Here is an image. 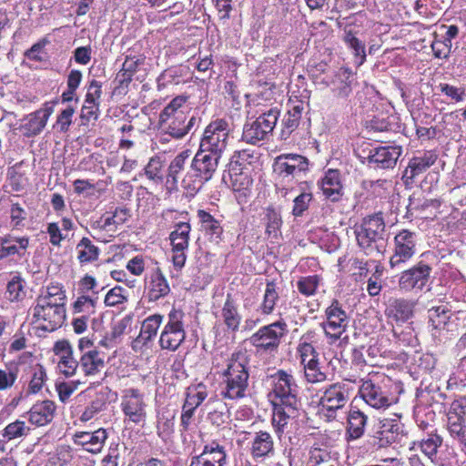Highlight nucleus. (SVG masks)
<instances>
[{
    "label": "nucleus",
    "instance_id": "nucleus-1",
    "mask_svg": "<svg viewBox=\"0 0 466 466\" xmlns=\"http://www.w3.org/2000/svg\"><path fill=\"white\" fill-rule=\"evenodd\" d=\"M248 360L246 352H233L220 373V396L224 400H238L247 396L248 390Z\"/></svg>",
    "mask_w": 466,
    "mask_h": 466
},
{
    "label": "nucleus",
    "instance_id": "nucleus-2",
    "mask_svg": "<svg viewBox=\"0 0 466 466\" xmlns=\"http://www.w3.org/2000/svg\"><path fill=\"white\" fill-rule=\"evenodd\" d=\"M187 96H177L173 98L159 115V130L174 139H181L194 127L197 122L195 116H189Z\"/></svg>",
    "mask_w": 466,
    "mask_h": 466
},
{
    "label": "nucleus",
    "instance_id": "nucleus-3",
    "mask_svg": "<svg viewBox=\"0 0 466 466\" xmlns=\"http://www.w3.org/2000/svg\"><path fill=\"white\" fill-rule=\"evenodd\" d=\"M359 247L368 256L382 254L387 246V232L381 213L366 217L355 229Z\"/></svg>",
    "mask_w": 466,
    "mask_h": 466
},
{
    "label": "nucleus",
    "instance_id": "nucleus-4",
    "mask_svg": "<svg viewBox=\"0 0 466 466\" xmlns=\"http://www.w3.org/2000/svg\"><path fill=\"white\" fill-rule=\"evenodd\" d=\"M220 157L198 149L190 168L181 179L182 187L190 195L197 194L217 171Z\"/></svg>",
    "mask_w": 466,
    "mask_h": 466
},
{
    "label": "nucleus",
    "instance_id": "nucleus-5",
    "mask_svg": "<svg viewBox=\"0 0 466 466\" xmlns=\"http://www.w3.org/2000/svg\"><path fill=\"white\" fill-rule=\"evenodd\" d=\"M288 332V325L283 319L277 320L259 328L248 341L256 349L257 353H275L281 339Z\"/></svg>",
    "mask_w": 466,
    "mask_h": 466
},
{
    "label": "nucleus",
    "instance_id": "nucleus-6",
    "mask_svg": "<svg viewBox=\"0 0 466 466\" xmlns=\"http://www.w3.org/2000/svg\"><path fill=\"white\" fill-rule=\"evenodd\" d=\"M279 116V110L271 108L257 118L248 120L243 127L242 140L251 145L266 140L273 131Z\"/></svg>",
    "mask_w": 466,
    "mask_h": 466
},
{
    "label": "nucleus",
    "instance_id": "nucleus-7",
    "mask_svg": "<svg viewBox=\"0 0 466 466\" xmlns=\"http://www.w3.org/2000/svg\"><path fill=\"white\" fill-rule=\"evenodd\" d=\"M229 132L228 123L225 119L210 122L205 128L198 149L221 158L228 145Z\"/></svg>",
    "mask_w": 466,
    "mask_h": 466
},
{
    "label": "nucleus",
    "instance_id": "nucleus-8",
    "mask_svg": "<svg viewBox=\"0 0 466 466\" xmlns=\"http://www.w3.org/2000/svg\"><path fill=\"white\" fill-rule=\"evenodd\" d=\"M272 379V403L300 405L299 395V387L294 377L283 370H279L273 375Z\"/></svg>",
    "mask_w": 466,
    "mask_h": 466
},
{
    "label": "nucleus",
    "instance_id": "nucleus-9",
    "mask_svg": "<svg viewBox=\"0 0 466 466\" xmlns=\"http://www.w3.org/2000/svg\"><path fill=\"white\" fill-rule=\"evenodd\" d=\"M418 236L409 229L400 230L393 238V253L390 258L391 268H402L417 252Z\"/></svg>",
    "mask_w": 466,
    "mask_h": 466
},
{
    "label": "nucleus",
    "instance_id": "nucleus-10",
    "mask_svg": "<svg viewBox=\"0 0 466 466\" xmlns=\"http://www.w3.org/2000/svg\"><path fill=\"white\" fill-rule=\"evenodd\" d=\"M184 313L172 309L168 314V321L165 325L159 338V346L163 350H177L185 340L186 331L183 324Z\"/></svg>",
    "mask_w": 466,
    "mask_h": 466
},
{
    "label": "nucleus",
    "instance_id": "nucleus-11",
    "mask_svg": "<svg viewBox=\"0 0 466 466\" xmlns=\"http://www.w3.org/2000/svg\"><path fill=\"white\" fill-rule=\"evenodd\" d=\"M120 408L125 417L135 424L144 423L147 419L145 395L135 388L122 390Z\"/></svg>",
    "mask_w": 466,
    "mask_h": 466
},
{
    "label": "nucleus",
    "instance_id": "nucleus-12",
    "mask_svg": "<svg viewBox=\"0 0 466 466\" xmlns=\"http://www.w3.org/2000/svg\"><path fill=\"white\" fill-rule=\"evenodd\" d=\"M350 398V388L346 382H336L329 385L323 391L319 405L328 412V417H334L335 412L343 409Z\"/></svg>",
    "mask_w": 466,
    "mask_h": 466
},
{
    "label": "nucleus",
    "instance_id": "nucleus-13",
    "mask_svg": "<svg viewBox=\"0 0 466 466\" xmlns=\"http://www.w3.org/2000/svg\"><path fill=\"white\" fill-rule=\"evenodd\" d=\"M326 321L322 323L324 332L332 342L339 339L346 331L350 319L341 304L333 299L331 304L325 310Z\"/></svg>",
    "mask_w": 466,
    "mask_h": 466
},
{
    "label": "nucleus",
    "instance_id": "nucleus-14",
    "mask_svg": "<svg viewBox=\"0 0 466 466\" xmlns=\"http://www.w3.org/2000/svg\"><path fill=\"white\" fill-rule=\"evenodd\" d=\"M360 394L363 400L374 409H386L391 404L390 392L386 389L385 381L376 379H369L362 381Z\"/></svg>",
    "mask_w": 466,
    "mask_h": 466
},
{
    "label": "nucleus",
    "instance_id": "nucleus-15",
    "mask_svg": "<svg viewBox=\"0 0 466 466\" xmlns=\"http://www.w3.org/2000/svg\"><path fill=\"white\" fill-rule=\"evenodd\" d=\"M191 232V226L187 222H178L175 225V228L169 235L170 243L172 246V261L174 267L180 270L186 263L187 250L189 246V235Z\"/></svg>",
    "mask_w": 466,
    "mask_h": 466
},
{
    "label": "nucleus",
    "instance_id": "nucleus-16",
    "mask_svg": "<svg viewBox=\"0 0 466 466\" xmlns=\"http://www.w3.org/2000/svg\"><path fill=\"white\" fill-rule=\"evenodd\" d=\"M309 159L299 154H281L273 164L274 172L284 177H298L309 170Z\"/></svg>",
    "mask_w": 466,
    "mask_h": 466
},
{
    "label": "nucleus",
    "instance_id": "nucleus-17",
    "mask_svg": "<svg viewBox=\"0 0 466 466\" xmlns=\"http://www.w3.org/2000/svg\"><path fill=\"white\" fill-rule=\"evenodd\" d=\"M43 303H46L43 301ZM33 317L35 322L41 324V329L46 331H54L60 328L66 320V308L47 306L46 304L35 305L33 308Z\"/></svg>",
    "mask_w": 466,
    "mask_h": 466
},
{
    "label": "nucleus",
    "instance_id": "nucleus-18",
    "mask_svg": "<svg viewBox=\"0 0 466 466\" xmlns=\"http://www.w3.org/2000/svg\"><path fill=\"white\" fill-rule=\"evenodd\" d=\"M431 273V268L420 261L412 268L404 270L399 279V287L406 291L414 289H422L427 284Z\"/></svg>",
    "mask_w": 466,
    "mask_h": 466
},
{
    "label": "nucleus",
    "instance_id": "nucleus-19",
    "mask_svg": "<svg viewBox=\"0 0 466 466\" xmlns=\"http://www.w3.org/2000/svg\"><path fill=\"white\" fill-rule=\"evenodd\" d=\"M401 153V147L385 146L371 149L367 158L375 168L390 169L396 166Z\"/></svg>",
    "mask_w": 466,
    "mask_h": 466
},
{
    "label": "nucleus",
    "instance_id": "nucleus-20",
    "mask_svg": "<svg viewBox=\"0 0 466 466\" xmlns=\"http://www.w3.org/2000/svg\"><path fill=\"white\" fill-rule=\"evenodd\" d=\"M54 353L58 358L57 369L66 377H72L78 368V360L74 358L71 344L66 340H58L54 345Z\"/></svg>",
    "mask_w": 466,
    "mask_h": 466
},
{
    "label": "nucleus",
    "instance_id": "nucleus-21",
    "mask_svg": "<svg viewBox=\"0 0 466 466\" xmlns=\"http://www.w3.org/2000/svg\"><path fill=\"white\" fill-rule=\"evenodd\" d=\"M436 160L437 155L433 151H426L420 157L410 158L402 175L404 183L406 185L412 184L414 179L434 165Z\"/></svg>",
    "mask_w": 466,
    "mask_h": 466
},
{
    "label": "nucleus",
    "instance_id": "nucleus-22",
    "mask_svg": "<svg viewBox=\"0 0 466 466\" xmlns=\"http://www.w3.org/2000/svg\"><path fill=\"white\" fill-rule=\"evenodd\" d=\"M29 247V238L27 236H15L13 233L0 237V260L10 256H25Z\"/></svg>",
    "mask_w": 466,
    "mask_h": 466
},
{
    "label": "nucleus",
    "instance_id": "nucleus-23",
    "mask_svg": "<svg viewBox=\"0 0 466 466\" xmlns=\"http://www.w3.org/2000/svg\"><path fill=\"white\" fill-rule=\"evenodd\" d=\"M226 458L224 447L213 442L206 445L200 455L191 459L190 466H223Z\"/></svg>",
    "mask_w": 466,
    "mask_h": 466
},
{
    "label": "nucleus",
    "instance_id": "nucleus-24",
    "mask_svg": "<svg viewBox=\"0 0 466 466\" xmlns=\"http://www.w3.org/2000/svg\"><path fill=\"white\" fill-rule=\"evenodd\" d=\"M106 439L107 433L103 428L93 432L81 431L75 434V442L94 454L102 451Z\"/></svg>",
    "mask_w": 466,
    "mask_h": 466
},
{
    "label": "nucleus",
    "instance_id": "nucleus-25",
    "mask_svg": "<svg viewBox=\"0 0 466 466\" xmlns=\"http://www.w3.org/2000/svg\"><path fill=\"white\" fill-rule=\"evenodd\" d=\"M319 186L325 198L332 202L339 201L343 196V186L338 170L329 169L319 182Z\"/></svg>",
    "mask_w": 466,
    "mask_h": 466
},
{
    "label": "nucleus",
    "instance_id": "nucleus-26",
    "mask_svg": "<svg viewBox=\"0 0 466 466\" xmlns=\"http://www.w3.org/2000/svg\"><path fill=\"white\" fill-rule=\"evenodd\" d=\"M146 289L149 301H157L170 293V286L159 268H157L151 273L146 284Z\"/></svg>",
    "mask_w": 466,
    "mask_h": 466
},
{
    "label": "nucleus",
    "instance_id": "nucleus-27",
    "mask_svg": "<svg viewBox=\"0 0 466 466\" xmlns=\"http://www.w3.org/2000/svg\"><path fill=\"white\" fill-rule=\"evenodd\" d=\"M56 405L52 400H43L35 403L30 409L29 421L35 426H45L55 417Z\"/></svg>",
    "mask_w": 466,
    "mask_h": 466
},
{
    "label": "nucleus",
    "instance_id": "nucleus-28",
    "mask_svg": "<svg viewBox=\"0 0 466 466\" xmlns=\"http://www.w3.org/2000/svg\"><path fill=\"white\" fill-rule=\"evenodd\" d=\"M416 302L407 299H393L390 300V304L386 309L389 318L396 322H406L412 318Z\"/></svg>",
    "mask_w": 466,
    "mask_h": 466
},
{
    "label": "nucleus",
    "instance_id": "nucleus-29",
    "mask_svg": "<svg viewBox=\"0 0 466 466\" xmlns=\"http://www.w3.org/2000/svg\"><path fill=\"white\" fill-rule=\"evenodd\" d=\"M163 316L154 314L147 317L142 323L139 335L133 341V349L147 344L154 337L162 323Z\"/></svg>",
    "mask_w": 466,
    "mask_h": 466
},
{
    "label": "nucleus",
    "instance_id": "nucleus-30",
    "mask_svg": "<svg viewBox=\"0 0 466 466\" xmlns=\"http://www.w3.org/2000/svg\"><path fill=\"white\" fill-rule=\"evenodd\" d=\"M78 367L86 376H93L99 373L105 367L104 354L99 350L85 352L80 355Z\"/></svg>",
    "mask_w": 466,
    "mask_h": 466
},
{
    "label": "nucleus",
    "instance_id": "nucleus-31",
    "mask_svg": "<svg viewBox=\"0 0 466 466\" xmlns=\"http://www.w3.org/2000/svg\"><path fill=\"white\" fill-rule=\"evenodd\" d=\"M221 318L228 330L235 332L238 329L241 322V315L238 309V304L230 294L227 295V299L221 309Z\"/></svg>",
    "mask_w": 466,
    "mask_h": 466
},
{
    "label": "nucleus",
    "instance_id": "nucleus-32",
    "mask_svg": "<svg viewBox=\"0 0 466 466\" xmlns=\"http://www.w3.org/2000/svg\"><path fill=\"white\" fill-rule=\"evenodd\" d=\"M272 404V424L277 432L281 433L283 432V429L288 424L289 419L297 416L300 405H292L291 407H288V404Z\"/></svg>",
    "mask_w": 466,
    "mask_h": 466
},
{
    "label": "nucleus",
    "instance_id": "nucleus-33",
    "mask_svg": "<svg viewBox=\"0 0 466 466\" xmlns=\"http://www.w3.org/2000/svg\"><path fill=\"white\" fill-rule=\"evenodd\" d=\"M198 218L200 220L202 230L208 236L209 239L215 242L220 241L224 231L220 221L202 209L198 211Z\"/></svg>",
    "mask_w": 466,
    "mask_h": 466
},
{
    "label": "nucleus",
    "instance_id": "nucleus-34",
    "mask_svg": "<svg viewBox=\"0 0 466 466\" xmlns=\"http://www.w3.org/2000/svg\"><path fill=\"white\" fill-rule=\"evenodd\" d=\"M274 451V442L271 435L267 431H258L255 434L251 446L253 458L269 456Z\"/></svg>",
    "mask_w": 466,
    "mask_h": 466
},
{
    "label": "nucleus",
    "instance_id": "nucleus-35",
    "mask_svg": "<svg viewBox=\"0 0 466 466\" xmlns=\"http://www.w3.org/2000/svg\"><path fill=\"white\" fill-rule=\"evenodd\" d=\"M393 442V436L383 430L382 426L378 422L375 424L371 431L368 434L366 445L368 450L377 451L385 448Z\"/></svg>",
    "mask_w": 466,
    "mask_h": 466
},
{
    "label": "nucleus",
    "instance_id": "nucleus-36",
    "mask_svg": "<svg viewBox=\"0 0 466 466\" xmlns=\"http://www.w3.org/2000/svg\"><path fill=\"white\" fill-rule=\"evenodd\" d=\"M367 416L360 410H351L348 416L347 439L353 441L364 434Z\"/></svg>",
    "mask_w": 466,
    "mask_h": 466
},
{
    "label": "nucleus",
    "instance_id": "nucleus-37",
    "mask_svg": "<svg viewBox=\"0 0 466 466\" xmlns=\"http://www.w3.org/2000/svg\"><path fill=\"white\" fill-rule=\"evenodd\" d=\"M279 299V292L277 284L274 281H267L263 299L258 307V310L263 315L272 314Z\"/></svg>",
    "mask_w": 466,
    "mask_h": 466
},
{
    "label": "nucleus",
    "instance_id": "nucleus-38",
    "mask_svg": "<svg viewBox=\"0 0 466 466\" xmlns=\"http://www.w3.org/2000/svg\"><path fill=\"white\" fill-rule=\"evenodd\" d=\"M442 27L447 29L443 42H435L431 46L435 56L439 58L448 56L451 48V40L456 38L459 34V28L455 25H442Z\"/></svg>",
    "mask_w": 466,
    "mask_h": 466
},
{
    "label": "nucleus",
    "instance_id": "nucleus-39",
    "mask_svg": "<svg viewBox=\"0 0 466 466\" xmlns=\"http://www.w3.org/2000/svg\"><path fill=\"white\" fill-rule=\"evenodd\" d=\"M76 251L81 264L94 262L99 256V248L88 238H82L76 245Z\"/></svg>",
    "mask_w": 466,
    "mask_h": 466
},
{
    "label": "nucleus",
    "instance_id": "nucleus-40",
    "mask_svg": "<svg viewBox=\"0 0 466 466\" xmlns=\"http://www.w3.org/2000/svg\"><path fill=\"white\" fill-rule=\"evenodd\" d=\"M303 106L300 105L293 106L287 114L284 116L282 120V134L284 138H287L299 125L302 116Z\"/></svg>",
    "mask_w": 466,
    "mask_h": 466
},
{
    "label": "nucleus",
    "instance_id": "nucleus-41",
    "mask_svg": "<svg viewBox=\"0 0 466 466\" xmlns=\"http://www.w3.org/2000/svg\"><path fill=\"white\" fill-rule=\"evenodd\" d=\"M30 380L28 382L27 393H38L46 381L47 375L45 368L41 364H35L30 367Z\"/></svg>",
    "mask_w": 466,
    "mask_h": 466
},
{
    "label": "nucleus",
    "instance_id": "nucleus-42",
    "mask_svg": "<svg viewBox=\"0 0 466 466\" xmlns=\"http://www.w3.org/2000/svg\"><path fill=\"white\" fill-rule=\"evenodd\" d=\"M428 318L434 329H441L448 323L451 313L447 306L440 305L428 309Z\"/></svg>",
    "mask_w": 466,
    "mask_h": 466
},
{
    "label": "nucleus",
    "instance_id": "nucleus-43",
    "mask_svg": "<svg viewBox=\"0 0 466 466\" xmlns=\"http://www.w3.org/2000/svg\"><path fill=\"white\" fill-rule=\"evenodd\" d=\"M207 397L208 391L206 386L203 383H199L193 388L187 389L186 400L183 405L196 410Z\"/></svg>",
    "mask_w": 466,
    "mask_h": 466
},
{
    "label": "nucleus",
    "instance_id": "nucleus-44",
    "mask_svg": "<svg viewBox=\"0 0 466 466\" xmlns=\"http://www.w3.org/2000/svg\"><path fill=\"white\" fill-rule=\"evenodd\" d=\"M266 233L268 238H277L280 233L282 218L280 213L273 208H268L266 211Z\"/></svg>",
    "mask_w": 466,
    "mask_h": 466
},
{
    "label": "nucleus",
    "instance_id": "nucleus-45",
    "mask_svg": "<svg viewBox=\"0 0 466 466\" xmlns=\"http://www.w3.org/2000/svg\"><path fill=\"white\" fill-rule=\"evenodd\" d=\"M344 42L351 49L354 56L358 59V65H362L366 60L365 44L360 40L351 31H348L344 35Z\"/></svg>",
    "mask_w": 466,
    "mask_h": 466
},
{
    "label": "nucleus",
    "instance_id": "nucleus-46",
    "mask_svg": "<svg viewBox=\"0 0 466 466\" xmlns=\"http://www.w3.org/2000/svg\"><path fill=\"white\" fill-rule=\"evenodd\" d=\"M190 153L188 150L180 152L171 161L168 167V178L172 179L174 184H177L180 178V173L184 170L187 160L189 158Z\"/></svg>",
    "mask_w": 466,
    "mask_h": 466
},
{
    "label": "nucleus",
    "instance_id": "nucleus-47",
    "mask_svg": "<svg viewBox=\"0 0 466 466\" xmlns=\"http://www.w3.org/2000/svg\"><path fill=\"white\" fill-rule=\"evenodd\" d=\"M320 281L321 278L319 275L301 277L297 281V289L303 296L311 297L316 294Z\"/></svg>",
    "mask_w": 466,
    "mask_h": 466
},
{
    "label": "nucleus",
    "instance_id": "nucleus-48",
    "mask_svg": "<svg viewBox=\"0 0 466 466\" xmlns=\"http://www.w3.org/2000/svg\"><path fill=\"white\" fill-rule=\"evenodd\" d=\"M163 161L160 157H152L144 168V173L149 180L162 182L163 180Z\"/></svg>",
    "mask_w": 466,
    "mask_h": 466
},
{
    "label": "nucleus",
    "instance_id": "nucleus-49",
    "mask_svg": "<svg viewBox=\"0 0 466 466\" xmlns=\"http://www.w3.org/2000/svg\"><path fill=\"white\" fill-rule=\"evenodd\" d=\"M23 279L20 275H15L8 282L6 287L7 299L10 301H20L25 296L24 290Z\"/></svg>",
    "mask_w": 466,
    "mask_h": 466
},
{
    "label": "nucleus",
    "instance_id": "nucleus-50",
    "mask_svg": "<svg viewBox=\"0 0 466 466\" xmlns=\"http://www.w3.org/2000/svg\"><path fill=\"white\" fill-rule=\"evenodd\" d=\"M304 365V374L308 382L319 383L327 380V375L322 372L319 367V360H312L306 362Z\"/></svg>",
    "mask_w": 466,
    "mask_h": 466
},
{
    "label": "nucleus",
    "instance_id": "nucleus-51",
    "mask_svg": "<svg viewBox=\"0 0 466 466\" xmlns=\"http://www.w3.org/2000/svg\"><path fill=\"white\" fill-rule=\"evenodd\" d=\"M442 439L438 434H430L428 438L422 439L420 447L421 451L430 459H432L441 445Z\"/></svg>",
    "mask_w": 466,
    "mask_h": 466
},
{
    "label": "nucleus",
    "instance_id": "nucleus-52",
    "mask_svg": "<svg viewBox=\"0 0 466 466\" xmlns=\"http://www.w3.org/2000/svg\"><path fill=\"white\" fill-rule=\"evenodd\" d=\"M127 289L121 286H116L106 295L104 303L106 307H116L127 300Z\"/></svg>",
    "mask_w": 466,
    "mask_h": 466
},
{
    "label": "nucleus",
    "instance_id": "nucleus-53",
    "mask_svg": "<svg viewBox=\"0 0 466 466\" xmlns=\"http://www.w3.org/2000/svg\"><path fill=\"white\" fill-rule=\"evenodd\" d=\"M27 213L18 203H14L10 208V226L12 229H21L25 227Z\"/></svg>",
    "mask_w": 466,
    "mask_h": 466
},
{
    "label": "nucleus",
    "instance_id": "nucleus-54",
    "mask_svg": "<svg viewBox=\"0 0 466 466\" xmlns=\"http://www.w3.org/2000/svg\"><path fill=\"white\" fill-rule=\"evenodd\" d=\"M438 88L443 95L456 103L465 100L466 90L464 87H458L447 83H440Z\"/></svg>",
    "mask_w": 466,
    "mask_h": 466
},
{
    "label": "nucleus",
    "instance_id": "nucleus-55",
    "mask_svg": "<svg viewBox=\"0 0 466 466\" xmlns=\"http://www.w3.org/2000/svg\"><path fill=\"white\" fill-rule=\"evenodd\" d=\"M311 200L312 194L310 192H302L298 195L293 200L292 215L294 217H301L309 208Z\"/></svg>",
    "mask_w": 466,
    "mask_h": 466
},
{
    "label": "nucleus",
    "instance_id": "nucleus-56",
    "mask_svg": "<svg viewBox=\"0 0 466 466\" xmlns=\"http://www.w3.org/2000/svg\"><path fill=\"white\" fill-rule=\"evenodd\" d=\"M18 375L16 366H10L7 370L0 369V390L10 389L15 384Z\"/></svg>",
    "mask_w": 466,
    "mask_h": 466
},
{
    "label": "nucleus",
    "instance_id": "nucleus-57",
    "mask_svg": "<svg viewBox=\"0 0 466 466\" xmlns=\"http://www.w3.org/2000/svg\"><path fill=\"white\" fill-rule=\"evenodd\" d=\"M96 303V299L83 295L78 297L75 301L74 310L77 313L83 312L89 315L95 312Z\"/></svg>",
    "mask_w": 466,
    "mask_h": 466
},
{
    "label": "nucleus",
    "instance_id": "nucleus-58",
    "mask_svg": "<svg viewBox=\"0 0 466 466\" xmlns=\"http://www.w3.org/2000/svg\"><path fill=\"white\" fill-rule=\"evenodd\" d=\"M297 351L300 358V363L304 366L306 365L308 361L312 360H318V353L316 352L315 348L310 343H308L306 341H300Z\"/></svg>",
    "mask_w": 466,
    "mask_h": 466
},
{
    "label": "nucleus",
    "instance_id": "nucleus-59",
    "mask_svg": "<svg viewBox=\"0 0 466 466\" xmlns=\"http://www.w3.org/2000/svg\"><path fill=\"white\" fill-rule=\"evenodd\" d=\"M232 162L236 163L240 167H245L246 165H251L254 163L258 157L255 155V151L251 149H242L236 151L231 157Z\"/></svg>",
    "mask_w": 466,
    "mask_h": 466
},
{
    "label": "nucleus",
    "instance_id": "nucleus-60",
    "mask_svg": "<svg viewBox=\"0 0 466 466\" xmlns=\"http://www.w3.org/2000/svg\"><path fill=\"white\" fill-rule=\"evenodd\" d=\"M350 76L347 72H343L338 76V84L334 87L333 91L339 97H347L351 93V81L349 80Z\"/></svg>",
    "mask_w": 466,
    "mask_h": 466
},
{
    "label": "nucleus",
    "instance_id": "nucleus-61",
    "mask_svg": "<svg viewBox=\"0 0 466 466\" xmlns=\"http://www.w3.org/2000/svg\"><path fill=\"white\" fill-rule=\"evenodd\" d=\"M102 95V84L93 79L87 88V93L85 97L86 104H93L99 106V99Z\"/></svg>",
    "mask_w": 466,
    "mask_h": 466
},
{
    "label": "nucleus",
    "instance_id": "nucleus-62",
    "mask_svg": "<svg viewBox=\"0 0 466 466\" xmlns=\"http://www.w3.org/2000/svg\"><path fill=\"white\" fill-rule=\"evenodd\" d=\"M29 429H27L28 431ZM26 434V428L24 421L15 420L9 423L4 431V436L8 440L15 439Z\"/></svg>",
    "mask_w": 466,
    "mask_h": 466
},
{
    "label": "nucleus",
    "instance_id": "nucleus-63",
    "mask_svg": "<svg viewBox=\"0 0 466 466\" xmlns=\"http://www.w3.org/2000/svg\"><path fill=\"white\" fill-rule=\"evenodd\" d=\"M46 123L47 121L40 114L38 115V111H35L30 115L26 127L32 135L36 136L43 131Z\"/></svg>",
    "mask_w": 466,
    "mask_h": 466
},
{
    "label": "nucleus",
    "instance_id": "nucleus-64",
    "mask_svg": "<svg viewBox=\"0 0 466 466\" xmlns=\"http://www.w3.org/2000/svg\"><path fill=\"white\" fill-rule=\"evenodd\" d=\"M75 110L72 106H67L57 116L56 125L60 132H66L72 124V117Z\"/></svg>",
    "mask_w": 466,
    "mask_h": 466
}]
</instances>
